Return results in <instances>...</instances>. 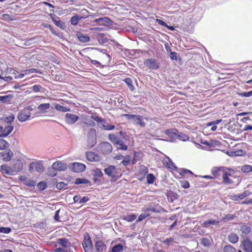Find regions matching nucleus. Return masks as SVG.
<instances>
[{
	"label": "nucleus",
	"mask_w": 252,
	"mask_h": 252,
	"mask_svg": "<svg viewBox=\"0 0 252 252\" xmlns=\"http://www.w3.org/2000/svg\"><path fill=\"white\" fill-rule=\"evenodd\" d=\"M36 184V182L35 181L29 179L24 185L29 187H34Z\"/></svg>",
	"instance_id": "obj_55"
},
{
	"label": "nucleus",
	"mask_w": 252,
	"mask_h": 252,
	"mask_svg": "<svg viewBox=\"0 0 252 252\" xmlns=\"http://www.w3.org/2000/svg\"><path fill=\"white\" fill-rule=\"evenodd\" d=\"M53 252H70V251L63 247L56 248L53 251Z\"/></svg>",
	"instance_id": "obj_62"
},
{
	"label": "nucleus",
	"mask_w": 252,
	"mask_h": 252,
	"mask_svg": "<svg viewBox=\"0 0 252 252\" xmlns=\"http://www.w3.org/2000/svg\"><path fill=\"white\" fill-rule=\"evenodd\" d=\"M239 194L240 197V200H242L243 199L251 195V192L249 190H245L243 192L239 193Z\"/></svg>",
	"instance_id": "obj_54"
},
{
	"label": "nucleus",
	"mask_w": 252,
	"mask_h": 252,
	"mask_svg": "<svg viewBox=\"0 0 252 252\" xmlns=\"http://www.w3.org/2000/svg\"><path fill=\"white\" fill-rule=\"evenodd\" d=\"M1 172L8 175H14L11 166L2 164L0 166Z\"/></svg>",
	"instance_id": "obj_25"
},
{
	"label": "nucleus",
	"mask_w": 252,
	"mask_h": 252,
	"mask_svg": "<svg viewBox=\"0 0 252 252\" xmlns=\"http://www.w3.org/2000/svg\"><path fill=\"white\" fill-rule=\"evenodd\" d=\"M14 115L13 114H12L5 118L4 122L7 123H11L14 121Z\"/></svg>",
	"instance_id": "obj_60"
},
{
	"label": "nucleus",
	"mask_w": 252,
	"mask_h": 252,
	"mask_svg": "<svg viewBox=\"0 0 252 252\" xmlns=\"http://www.w3.org/2000/svg\"><path fill=\"white\" fill-rule=\"evenodd\" d=\"M42 26L45 28H48L51 31V32L56 35H58L59 34L56 32L55 29H54L52 26L48 23H43L42 24Z\"/></svg>",
	"instance_id": "obj_47"
},
{
	"label": "nucleus",
	"mask_w": 252,
	"mask_h": 252,
	"mask_svg": "<svg viewBox=\"0 0 252 252\" xmlns=\"http://www.w3.org/2000/svg\"><path fill=\"white\" fill-rule=\"evenodd\" d=\"M111 60L110 56L105 52H103L99 57V60L101 63L102 67L108 65Z\"/></svg>",
	"instance_id": "obj_15"
},
{
	"label": "nucleus",
	"mask_w": 252,
	"mask_h": 252,
	"mask_svg": "<svg viewBox=\"0 0 252 252\" xmlns=\"http://www.w3.org/2000/svg\"><path fill=\"white\" fill-rule=\"evenodd\" d=\"M113 147L108 142H102L98 146L99 152L103 155H109L111 153Z\"/></svg>",
	"instance_id": "obj_5"
},
{
	"label": "nucleus",
	"mask_w": 252,
	"mask_h": 252,
	"mask_svg": "<svg viewBox=\"0 0 252 252\" xmlns=\"http://www.w3.org/2000/svg\"><path fill=\"white\" fill-rule=\"evenodd\" d=\"M13 173L20 172L23 168V162L20 160H16L14 161V163L11 165Z\"/></svg>",
	"instance_id": "obj_17"
},
{
	"label": "nucleus",
	"mask_w": 252,
	"mask_h": 252,
	"mask_svg": "<svg viewBox=\"0 0 252 252\" xmlns=\"http://www.w3.org/2000/svg\"><path fill=\"white\" fill-rule=\"evenodd\" d=\"M241 170L242 172L249 173L252 171V166L249 164H246L242 166Z\"/></svg>",
	"instance_id": "obj_35"
},
{
	"label": "nucleus",
	"mask_w": 252,
	"mask_h": 252,
	"mask_svg": "<svg viewBox=\"0 0 252 252\" xmlns=\"http://www.w3.org/2000/svg\"><path fill=\"white\" fill-rule=\"evenodd\" d=\"M9 146V143L6 141L0 139V150L6 149Z\"/></svg>",
	"instance_id": "obj_44"
},
{
	"label": "nucleus",
	"mask_w": 252,
	"mask_h": 252,
	"mask_svg": "<svg viewBox=\"0 0 252 252\" xmlns=\"http://www.w3.org/2000/svg\"><path fill=\"white\" fill-rule=\"evenodd\" d=\"M82 246L85 252H93V245L89 233L86 232L84 235Z\"/></svg>",
	"instance_id": "obj_3"
},
{
	"label": "nucleus",
	"mask_w": 252,
	"mask_h": 252,
	"mask_svg": "<svg viewBox=\"0 0 252 252\" xmlns=\"http://www.w3.org/2000/svg\"><path fill=\"white\" fill-rule=\"evenodd\" d=\"M164 165L168 169L172 171H177L178 168L175 165L174 163H173L169 158H167L166 159H165L163 162Z\"/></svg>",
	"instance_id": "obj_22"
},
{
	"label": "nucleus",
	"mask_w": 252,
	"mask_h": 252,
	"mask_svg": "<svg viewBox=\"0 0 252 252\" xmlns=\"http://www.w3.org/2000/svg\"><path fill=\"white\" fill-rule=\"evenodd\" d=\"M124 81L131 91H133L135 90L134 86L132 85V81L131 79L130 78H126L125 79Z\"/></svg>",
	"instance_id": "obj_36"
},
{
	"label": "nucleus",
	"mask_w": 252,
	"mask_h": 252,
	"mask_svg": "<svg viewBox=\"0 0 252 252\" xmlns=\"http://www.w3.org/2000/svg\"><path fill=\"white\" fill-rule=\"evenodd\" d=\"M12 95L10 94L4 96L0 95V101L5 103H8L12 100Z\"/></svg>",
	"instance_id": "obj_39"
},
{
	"label": "nucleus",
	"mask_w": 252,
	"mask_h": 252,
	"mask_svg": "<svg viewBox=\"0 0 252 252\" xmlns=\"http://www.w3.org/2000/svg\"><path fill=\"white\" fill-rule=\"evenodd\" d=\"M234 172V170L229 168L226 167L223 173L222 174V183L225 185H230L234 184V179L237 178L233 176L232 173Z\"/></svg>",
	"instance_id": "obj_1"
},
{
	"label": "nucleus",
	"mask_w": 252,
	"mask_h": 252,
	"mask_svg": "<svg viewBox=\"0 0 252 252\" xmlns=\"http://www.w3.org/2000/svg\"><path fill=\"white\" fill-rule=\"evenodd\" d=\"M87 138V146L89 148L93 147L96 143V130L94 128L89 129Z\"/></svg>",
	"instance_id": "obj_2"
},
{
	"label": "nucleus",
	"mask_w": 252,
	"mask_h": 252,
	"mask_svg": "<svg viewBox=\"0 0 252 252\" xmlns=\"http://www.w3.org/2000/svg\"><path fill=\"white\" fill-rule=\"evenodd\" d=\"M94 247L96 252H103L106 249V245L102 240H98L95 242Z\"/></svg>",
	"instance_id": "obj_18"
},
{
	"label": "nucleus",
	"mask_w": 252,
	"mask_h": 252,
	"mask_svg": "<svg viewBox=\"0 0 252 252\" xmlns=\"http://www.w3.org/2000/svg\"><path fill=\"white\" fill-rule=\"evenodd\" d=\"M144 157V154L141 152H134L133 153V159L132 160V164L133 165L136 164V163L142 159Z\"/></svg>",
	"instance_id": "obj_24"
},
{
	"label": "nucleus",
	"mask_w": 252,
	"mask_h": 252,
	"mask_svg": "<svg viewBox=\"0 0 252 252\" xmlns=\"http://www.w3.org/2000/svg\"><path fill=\"white\" fill-rule=\"evenodd\" d=\"M251 228L250 227L246 225H243L240 227V231H241L242 233L243 234H248L251 231Z\"/></svg>",
	"instance_id": "obj_38"
},
{
	"label": "nucleus",
	"mask_w": 252,
	"mask_h": 252,
	"mask_svg": "<svg viewBox=\"0 0 252 252\" xmlns=\"http://www.w3.org/2000/svg\"><path fill=\"white\" fill-rule=\"evenodd\" d=\"M86 156L87 159L91 161H98L100 159L99 156L93 152H87Z\"/></svg>",
	"instance_id": "obj_19"
},
{
	"label": "nucleus",
	"mask_w": 252,
	"mask_h": 252,
	"mask_svg": "<svg viewBox=\"0 0 252 252\" xmlns=\"http://www.w3.org/2000/svg\"><path fill=\"white\" fill-rule=\"evenodd\" d=\"M177 137H178L180 140L183 141H185L189 139V137L188 135L182 133H181L180 134L178 133Z\"/></svg>",
	"instance_id": "obj_57"
},
{
	"label": "nucleus",
	"mask_w": 252,
	"mask_h": 252,
	"mask_svg": "<svg viewBox=\"0 0 252 252\" xmlns=\"http://www.w3.org/2000/svg\"><path fill=\"white\" fill-rule=\"evenodd\" d=\"M79 116L71 113H66L65 116V121L68 125H72L79 120Z\"/></svg>",
	"instance_id": "obj_14"
},
{
	"label": "nucleus",
	"mask_w": 252,
	"mask_h": 252,
	"mask_svg": "<svg viewBox=\"0 0 252 252\" xmlns=\"http://www.w3.org/2000/svg\"><path fill=\"white\" fill-rule=\"evenodd\" d=\"M55 108L57 110L63 112L70 111V108L62 106L58 103L55 104Z\"/></svg>",
	"instance_id": "obj_34"
},
{
	"label": "nucleus",
	"mask_w": 252,
	"mask_h": 252,
	"mask_svg": "<svg viewBox=\"0 0 252 252\" xmlns=\"http://www.w3.org/2000/svg\"><path fill=\"white\" fill-rule=\"evenodd\" d=\"M76 36L78 40L83 43L88 42L90 40V37L88 35H84L80 32H77Z\"/></svg>",
	"instance_id": "obj_27"
},
{
	"label": "nucleus",
	"mask_w": 252,
	"mask_h": 252,
	"mask_svg": "<svg viewBox=\"0 0 252 252\" xmlns=\"http://www.w3.org/2000/svg\"><path fill=\"white\" fill-rule=\"evenodd\" d=\"M37 187L40 190H43L46 188L47 185L45 182H40L37 184Z\"/></svg>",
	"instance_id": "obj_61"
},
{
	"label": "nucleus",
	"mask_w": 252,
	"mask_h": 252,
	"mask_svg": "<svg viewBox=\"0 0 252 252\" xmlns=\"http://www.w3.org/2000/svg\"><path fill=\"white\" fill-rule=\"evenodd\" d=\"M57 243L64 248H69L71 246V243L66 238H59L57 240Z\"/></svg>",
	"instance_id": "obj_21"
},
{
	"label": "nucleus",
	"mask_w": 252,
	"mask_h": 252,
	"mask_svg": "<svg viewBox=\"0 0 252 252\" xmlns=\"http://www.w3.org/2000/svg\"><path fill=\"white\" fill-rule=\"evenodd\" d=\"M90 183V181L85 178H77L75 181L76 185L86 184Z\"/></svg>",
	"instance_id": "obj_43"
},
{
	"label": "nucleus",
	"mask_w": 252,
	"mask_h": 252,
	"mask_svg": "<svg viewBox=\"0 0 252 252\" xmlns=\"http://www.w3.org/2000/svg\"><path fill=\"white\" fill-rule=\"evenodd\" d=\"M67 184H66L63 182L58 183L56 184V188L58 189H66L67 187Z\"/></svg>",
	"instance_id": "obj_49"
},
{
	"label": "nucleus",
	"mask_w": 252,
	"mask_h": 252,
	"mask_svg": "<svg viewBox=\"0 0 252 252\" xmlns=\"http://www.w3.org/2000/svg\"><path fill=\"white\" fill-rule=\"evenodd\" d=\"M220 222L218 220H215L210 219L204 221L202 225L204 227H208L211 225H218Z\"/></svg>",
	"instance_id": "obj_29"
},
{
	"label": "nucleus",
	"mask_w": 252,
	"mask_h": 252,
	"mask_svg": "<svg viewBox=\"0 0 252 252\" xmlns=\"http://www.w3.org/2000/svg\"><path fill=\"white\" fill-rule=\"evenodd\" d=\"M133 122L134 124L139 125L141 127H144L145 126V123L143 121L142 117L139 115H136V117L135 118Z\"/></svg>",
	"instance_id": "obj_30"
},
{
	"label": "nucleus",
	"mask_w": 252,
	"mask_h": 252,
	"mask_svg": "<svg viewBox=\"0 0 252 252\" xmlns=\"http://www.w3.org/2000/svg\"><path fill=\"white\" fill-rule=\"evenodd\" d=\"M88 116L87 115L83 114L81 116L83 124L88 126L94 127L95 126V123L93 121L87 122Z\"/></svg>",
	"instance_id": "obj_26"
},
{
	"label": "nucleus",
	"mask_w": 252,
	"mask_h": 252,
	"mask_svg": "<svg viewBox=\"0 0 252 252\" xmlns=\"http://www.w3.org/2000/svg\"><path fill=\"white\" fill-rule=\"evenodd\" d=\"M103 22L105 23L109 24V22L111 21L110 19L109 18L107 17H104V18H99L96 19L94 20V22L95 23H98L99 22Z\"/></svg>",
	"instance_id": "obj_52"
},
{
	"label": "nucleus",
	"mask_w": 252,
	"mask_h": 252,
	"mask_svg": "<svg viewBox=\"0 0 252 252\" xmlns=\"http://www.w3.org/2000/svg\"><path fill=\"white\" fill-rule=\"evenodd\" d=\"M228 239L230 243L232 244H236L238 242V235L234 233H230L228 235Z\"/></svg>",
	"instance_id": "obj_28"
},
{
	"label": "nucleus",
	"mask_w": 252,
	"mask_h": 252,
	"mask_svg": "<svg viewBox=\"0 0 252 252\" xmlns=\"http://www.w3.org/2000/svg\"><path fill=\"white\" fill-rule=\"evenodd\" d=\"M50 107L49 103H42L40 104L37 108L42 113H44Z\"/></svg>",
	"instance_id": "obj_33"
},
{
	"label": "nucleus",
	"mask_w": 252,
	"mask_h": 252,
	"mask_svg": "<svg viewBox=\"0 0 252 252\" xmlns=\"http://www.w3.org/2000/svg\"><path fill=\"white\" fill-rule=\"evenodd\" d=\"M0 155L3 160L8 161L11 160L13 156V153L10 149H8L3 152L0 153Z\"/></svg>",
	"instance_id": "obj_23"
},
{
	"label": "nucleus",
	"mask_w": 252,
	"mask_h": 252,
	"mask_svg": "<svg viewBox=\"0 0 252 252\" xmlns=\"http://www.w3.org/2000/svg\"><path fill=\"white\" fill-rule=\"evenodd\" d=\"M13 126L10 125L5 126L4 127L2 126V130L0 133V137H5L8 135L13 130Z\"/></svg>",
	"instance_id": "obj_20"
},
{
	"label": "nucleus",
	"mask_w": 252,
	"mask_h": 252,
	"mask_svg": "<svg viewBox=\"0 0 252 252\" xmlns=\"http://www.w3.org/2000/svg\"><path fill=\"white\" fill-rule=\"evenodd\" d=\"M52 169L55 170V172L54 171L53 173H51V171H48L49 175L51 177H54L57 175L56 171H65L67 169V166L66 164L61 161H57L52 164Z\"/></svg>",
	"instance_id": "obj_4"
},
{
	"label": "nucleus",
	"mask_w": 252,
	"mask_h": 252,
	"mask_svg": "<svg viewBox=\"0 0 252 252\" xmlns=\"http://www.w3.org/2000/svg\"><path fill=\"white\" fill-rule=\"evenodd\" d=\"M32 89L33 92L37 93L41 90V89H42V87L40 85H35L32 87Z\"/></svg>",
	"instance_id": "obj_63"
},
{
	"label": "nucleus",
	"mask_w": 252,
	"mask_h": 252,
	"mask_svg": "<svg viewBox=\"0 0 252 252\" xmlns=\"http://www.w3.org/2000/svg\"><path fill=\"white\" fill-rule=\"evenodd\" d=\"M86 166L84 164L75 162L72 165V170L76 173H81L85 170Z\"/></svg>",
	"instance_id": "obj_16"
},
{
	"label": "nucleus",
	"mask_w": 252,
	"mask_h": 252,
	"mask_svg": "<svg viewBox=\"0 0 252 252\" xmlns=\"http://www.w3.org/2000/svg\"><path fill=\"white\" fill-rule=\"evenodd\" d=\"M148 172V169L144 165H141L137 172V178L139 181H142L145 177L146 175Z\"/></svg>",
	"instance_id": "obj_13"
},
{
	"label": "nucleus",
	"mask_w": 252,
	"mask_h": 252,
	"mask_svg": "<svg viewBox=\"0 0 252 252\" xmlns=\"http://www.w3.org/2000/svg\"><path fill=\"white\" fill-rule=\"evenodd\" d=\"M11 231V229L10 227H0V233L8 234Z\"/></svg>",
	"instance_id": "obj_58"
},
{
	"label": "nucleus",
	"mask_w": 252,
	"mask_h": 252,
	"mask_svg": "<svg viewBox=\"0 0 252 252\" xmlns=\"http://www.w3.org/2000/svg\"><path fill=\"white\" fill-rule=\"evenodd\" d=\"M123 250V247L121 244H117L112 248V252H121Z\"/></svg>",
	"instance_id": "obj_45"
},
{
	"label": "nucleus",
	"mask_w": 252,
	"mask_h": 252,
	"mask_svg": "<svg viewBox=\"0 0 252 252\" xmlns=\"http://www.w3.org/2000/svg\"><path fill=\"white\" fill-rule=\"evenodd\" d=\"M136 218V216L135 214H132L128 215L123 217V220L127 222H131L134 220Z\"/></svg>",
	"instance_id": "obj_42"
},
{
	"label": "nucleus",
	"mask_w": 252,
	"mask_h": 252,
	"mask_svg": "<svg viewBox=\"0 0 252 252\" xmlns=\"http://www.w3.org/2000/svg\"><path fill=\"white\" fill-rule=\"evenodd\" d=\"M156 178L155 175L152 173L147 174V182L148 184H153L155 181Z\"/></svg>",
	"instance_id": "obj_37"
},
{
	"label": "nucleus",
	"mask_w": 252,
	"mask_h": 252,
	"mask_svg": "<svg viewBox=\"0 0 252 252\" xmlns=\"http://www.w3.org/2000/svg\"><path fill=\"white\" fill-rule=\"evenodd\" d=\"M239 95L244 97H249L252 95V90L248 92H243L238 94Z\"/></svg>",
	"instance_id": "obj_64"
},
{
	"label": "nucleus",
	"mask_w": 252,
	"mask_h": 252,
	"mask_svg": "<svg viewBox=\"0 0 252 252\" xmlns=\"http://www.w3.org/2000/svg\"><path fill=\"white\" fill-rule=\"evenodd\" d=\"M236 217L235 215L227 214L224 217H222L221 220L226 221L233 220Z\"/></svg>",
	"instance_id": "obj_48"
},
{
	"label": "nucleus",
	"mask_w": 252,
	"mask_h": 252,
	"mask_svg": "<svg viewBox=\"0 0 252 252\" xmlns=\"http://www.w3.org/2000/svg\"><path fill=\"white\" fill-rule=\"evenodd\" d=\"M150 216V214H149V213L141 214L138 217V219L136 220V222H138L141 221L143 220H144V219H145L146 218L149 217Z\"/></svg>",
	"instance_id": "obj_51"
},
{
	"label": "nucleus",
	"mask_w": 252,
	"mask_h": 252,
	"mask_svg": "<svg viewBox=\"0 0 252 252\" xmlns=\"http://www.w3.org/2000/svg\"><path fill=\"white\" fill-rule=\"evenodd\" d=\"M178 133V131L177 129L172 128L166 129L165 131V134L170 137H177Z\"/></svg>",
	"instance_id": "obj_31"
},
{
	"label": "nucleus",
	"mask_w": 252,
	"mask_h": 252,
	"mask_svg": "<svg viewBox=\"0 0 252 252\" xmlns=\"http://www.w3.org/2000/svg\"><path fill=\"white\" fill-rule=\"evenodd\" d=\"M93 175L95 178H99L102 176L103 174L99 169L96 168L93 170Z\"/></svg>",
	"instance_id": "obj_50"
},
{
	"label": "nucleus",
	"mask_w": 252,
	"mask_h": 252,
	"mask_svg": "<svg viewBox=\"0 0 252 252\" xmlns=\"http://www.w3.org/2000/svg\"><path fill=\"white\" fill-rule=\"evenodd\" d=\"M225 168L226 167L223 166L214 167L212 168L211 170V173L213 179H219L220 176V172H222L223 173Z\"/></svg>",
	"instance_id": "obj_12"
},
{
	"label": "nucleus",
	"mask_w": 252,
	"mask_h": 252,
	"mask_svg": "<svg viewBox=\"0 0 252 252\" xmlns=\"http://www.w3.org/2000/svg\"><path fill=\"white\" fill-rule=\"evenodd\" d=\"M81 18V17L77 15L72 16L70 19L71 24L74 26L76 25L79 23Z\"/></svg>",
	"instance_id": "obj_40"
},
{
	"label": "nucleus",
	"mask_w": 252,
	"mask_h": 252,
	"mask_svg": "<svg viewBox=\"0 0 252 252\" xmlns=\"http://www.w3.org/2000/svg\"><path fill=\"white\" fill-rule=\"evenodd\" d=\"M223 250V252H242V251L240 250L237 252L235 248L230 245L224 246Z\"/></svg>",
	"instance_id": "obj_32"
},
{
	"label": "nucleus",
	"mask_w": 252,
	"mask_h": 252,
	"mask_svg": "<svg viewBox=\"0 0 252 252\" xmlns=\"http://www.w3.org/2000/svg\"><path fill=\"white\" fill-rule=\"evenodd\" d=\"M31 116V113L26 109H22L18 113L17 118L21 122L28 120Z\"/></svg>",
	"instance_id": "obj_11"
},
{
	"label": "nucleus",
	"mask_w": 252,
	"mask_h": 252,
	"mask_svg": "<svg viewBox=\"0 0 252 252\" xmlns=\"http://www.w3.org/2000/svg\"><path fill=\"white\" fill-rule=\"evenodd\" d=\"M116 145L118 146L117 148L118 149L126 150L128 148L127 146L125 144L124 142L121 140H120L119 143Z\"/></svg>",
	"instance_id": "obj_46"
},
{
	"label": "nucleus",
	"mask_w": 252,
	"mask_h": 252,
	"mask_svg": "<svg viewBox=\"0 0 252 252\" xmlns=\"http://www.w3.org/2000/svg\"><path fill=\"white\" fill-rule=\"evenodd\" d=\"M108 137L110 140L116 145L119 143V140H120L119 138L114 134H109Z\"/></svg>",
	"instance_id": "obj_41"
},
{
	"label": "nucleus",
	"mask_w": 252,
	"mask_h": 252,
	"mask_svg": "<svg viewBox=\"0 0 252 252\" xmlns=\"http://www.w3.org/2000/svg\"><path fill=\"white\" fill-rule=\"evenodd\" d=\"M105 173L108 176L112 177L116 181L120 176V173L117 168L113 165H110L104 169Z\"/></svg>",
	"instance_id": "obj_6"
},
{
	"label": "nucleus",
	"mask_w": 252,
	"mask_h": 252,
	"mask_svg": "<svg viewBox=\"0 0 252 252\" xmlns=\"http://www.w3.org/2000/svg\"><path fill=\"white\" fill-rule=\"evenodd\" d=\"M44 167L42 161H38L32 162L29 167L30 171L31 172L36 171L39 173L43 171Z\"/></svg>",
	"instance_id": "obj_9"
},
{
	"label": "nucleus",
	"mask_w": 252,
	"mask_h": 252,
	"mask_svg": "<svg viewBox=\"0 0 252 252\" xmlns=\"http://www.w3.org/2000/svg\"><path fill=\"white\" fill-rule=\"evenodd\" d=\"M52 19L53 21L54 22V24L58 26V27L60 28L61 29H63V26H64V23L63 22H61L60 21H57L53 17H52Z\"/></svg>",
	"instance_id": "obj_56"
},
{
	"label": "nucleus",
	"mask_w": 252,
	"mask_h": 252,
	"mask_svg": "<svg viewBox=\"0 0 252 252\" xmlns=\"http://www.w3.org/2000/svg\"><path fill=\"white\" fill-rule=\"evenodd\" d=\"M144 65L150 69L157 70L159 68L160 63L155 59H148L144 62Z\"/></svg>",
	"instance_id": "obj_7"
},
{
	"label": "nucleus",
	"mask_w": 252,
	"mask_h": 252,
	"mask_svg": "<svg viewBox=\"0 0 252 252\" xmlns=\"http://www.w3.org/2000/svg\"><path fill=\"white\" fill-rule=\"evenodd\" d=\"M179 174L182 176H184L186 174H189L191 175H193V173L192 171H191L190 170H189V169H185V168L181 169V171L179 172Z\"/></svg>",
	"instance_id": "obj_53"
},
{
	"label": "nucleus",
	"mask_w": 252,
	"mask_h": 252,
	"mask_svg": "<svg viewBox=\"0 0 252 252\" xmlns=\"http://www.w3.org/2000/svg\"><path fill=\"white\" fill-rule=\"evenodd\" d=\"M91 118L97 123H103L105 121L104 119H102L96 115H93L91 116Z\"/></svg>",
	"instance_id": "obj_59"
},
{
	"label": "nucleus",
	"mask_w": 252,
	"mask_h": 252,
	"mask_svg": "<svg viewBox=\"0 0 252 252\" xmlns=\"http://www.w3.org/2000/svg\"><path fill=\"white\" fill-rule=\"evenodd\" d=\"M131 160V157L129 155H126L122 158L120 162H117L118 166L120 170H123V171L127 168V167L130 164Z\"/></svg>",
	"instance_id": "obj_8"
},
{
	"label": "nucleus",
	"mask_w": 252,
	"mask_h": 252,
	"mask_svg": "<svg viewBox=\"0 0 252 252\" xmlns=\"http://www.w3.org/2000/svg\"><path fill=\"white\" fill-rule=\"evenodd\" d=\"M240 247L246 252H252V242L248 238H245L241 241Z\"/></svg>",
	"instance_id": "obj_10"
}]
</instances>
